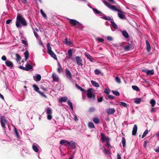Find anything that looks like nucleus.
<instances>
[{
  "instance_id": "nucleus-1",
  "label": "nucleus",
  "mask_w": 159,
  "mask_h": 159,
  "mask_svg": "<svg viewBox=\"0 0 159 159\" xmlns=\"http://www.w3.org/2000/svg\"><path fill=\"white\" fill-rule=\"evenodd\" d=\"M102 2L104 4L109 8L112 10L118 11V16L121 19L125 18V13L120 11L119 8L115 6L110 4L105 0H102Z\"/></svg>"
},
{
  "instance_id": "nucleus-2",
  "label": "nucleus",
  "mask_w": 159,
  "mask_h": 159,
  "mask_svg": "<svg viewBox=\"0 0 159 159\" xmlns=\"http://www.w3.org/2000/svg\"><path fill=\"white\" fill-rule=\"evenodd\" d=\"M16 27L18 28L21 27V25L23 26H26L27 25V24L25 19L21 15L19 14L16 17Z\"/></svg>"
},
{
  "instance_id": "nucleus-3",
  "label": "nucleus",
  "mask_w": 159,
  "mask_h": 159,
  "mask_svg": "<svg viewBox=\"0 0 159 159\" xmlns=\"http://www.w3.org/2000/svg\"><path fill=\"white\" fill-rule=\"evenodd\" d=\"M47 52L48 53L55 59L57 60V57L56 55L52 51V48L50 46L49 43H48L47 45Z\"/></svg>"
},
{
  "instance_id": "nucleus-4",
  "label": "nucleus",
  "mask_w": 159,
  "mask_h": 159,
  "mask_svg": "<svg viewBox=\"0 0 159 159\" xmlns=\"http://www.w3.org/2000/svg\"><path fill=\"white\" fill-rule=\"evenodd\" d=\"M0 122L2 127L5 131L6 128V126H8V125L7 121L5 119V117L4 116H2L1 117Z\"/></svg>"
},
{
  "instance_id": "nucleus-5",
  "label": "nucleus",
  "mask_w": 159,
  "mask_h": 159,
  "mask_svg": "<svg viewBox=\"0 0 159 159\" xmlns=\"http://www.w3.org/2000/svg\"><path fill=\"white\" fill-rule=\"evenodd\" d=\"M32 148L34 151L37 153H38L40 149L39 146L36 143H33Z\"/></svg>"
},
{
  "instance_id": "nucleus-6",
  "label": "nucleus",
  "mask_w": 159,
  "mask_h": 159,
  "mask_svg": "<svg viewBox=\"0 0 159 159\" xmlns=\"http://www.w3.org/2000/svg\"><path fill=\"white\" fill-rule=\"evenodd\" d=\"M77 64L79 66H82L83 65L82 59L79 56H76L75 57Z\"/></svg>"
},
{
  "instance_id": "nucleus-7",
  "label": "nucleus",
  "mask_w": 159,
  "mask_h": 159,
  "mask_svg": "<svg viewBox=\"0 0 159 159\" xmlns=\"http://www.w3.org/2000/svg\"><path fill=\"white\" fill-rule=\"evenodd\" d=\"M87 96L88 98H92L93 97V99L94 98L95 96L94 95H93V92L92 89H89L87 90Z\"/></svg>"
},
{
  "instance_id": "nucleus-8",
  "label": "nucleus",
  "mask_w": 159,
  "mask_h": 159,
  "mask_svg": "<svg viewBox=\"0 0 159 159\" xmlns=\"http://www.w3.org/2000/svg\"><path fill=\"white\" fill-rule=\"evenodd\" d=\"M142 70L145 73L148 75H152L154 74V71L153 70H149L146 69H143Z\"/></svg>"
},
{
  "instance_id": "nucleus-9",
  "label": "nucleus",
  "mask_w": 159,
  "mask_h": 159,
  "mask_svg": "<svg viewBox=\"0 0 159 159\" xmlns=\"http://www.w3.org/2000/svg\"><path fill=\"white\" fill-rule=\"evenodd\" d=\"M65 73L67 77L70 80H71L72 78V75L68 69H66Z\"/></svg>"
},
{
  "instance_id": "nucleus-10",
  "label": "nucleus",
  "mask_w": 159,
  "mask_h": 159,
  "mask_svg": "<svg viewBox=\"0 0 159 159\" xmlns=\"http://www.w3.org/2000/svg\"><path fill=\"white\" fill-rule=\"evenodd\" d=\"M67 19L68 20H70L69 23H70L73 26H75L77 25V24H79L80 25H81V24L77 21L76 20L74 19H70L69 18H67Z\"/></svg>"
},
{
  "instance_id": "nucleus-11",
  "label": "nucleus",
  "mask_w": 159,
  "mask_h": 159,
  "mask_svg": "<svg viewBox=\"0 0 159 159\" xmlns=\"http://www.w3.org/2000/svg\"><path fill=\"white\" fill-rule=\"evenodd\" d=\"M110 22L111 23V28L112 31H114L116 29H117V26L116 23L114 22L113 20H112Z\"/></svg>"
},
{
  "instance_id": "nucleus-12",
  "label": "nucleus",
  "mask_w": 159,
  "mask_h": 159,
  "mask_svg": "<svg viewBox=\"0 0 159 159\" xmlns=\"http://www.w3.org/2000/svg\"><path fill=\"white\" fill-rule=\"evenodd\" d=\"M6 65L11 69H12L14 67L13 63L9 60H7L5 62Z\"/></svg>"
},
{
  "instance_id": "nucleus-13",
  "label": "nucleus",
  "mask_w": 159,
  "mask_h": 159,
  "mask_svg": "<svg viewBox=\"0 0 159 159\" xmlns=\"http://www.w3.org/2000/svg\"><path fill=\"white\" fill-rule=\"evenodd\" d=\"M33 79L36 81H39L41 79V76L39 74H36L33 76Z\"/></svg>"
},
{
  "instance_id": "nucleus-14",
  "label": "nucleus",
  "mask_w": 159,
  "mask_h": 159,
  "mask_svg": "<svg viewBox=\"0 0 159 159\" xmlns=\"http://www.w3.org/2000/svg\"><path fill=\"white\" fill-rule=\"evenodd\" d=\"M67 145L71 146L73 148H75L76 147V143L73 141H68Z\"/></svg>"
},
{
  "instance_id": "nucleus-15",
  "label": "nucleus",
  "mask_w": 159,
  "mask_h": 159,
  "mask_svg": "<svg viewBox=\"0 0 159 159\" xmlns=\"http://www.w3.org/2000/svg\"><path fill=\"white\" fill-rule=\"evenodd\" d=\"M115 111L114 108H109L107 110V112L108 114L111 115L115 112Z\"/></svg>"
},
{
  "instance_id": "nucleus-16",
  "label": "nucleus",
  "mask_w": 159,
  "mask_h": 159,
  "mask_svg": "<svg viewBox=\"0 0 159 159\" xmlns=\"http://www.w3.org/2000/svg\"><path fill=\"white\" fill-rule=\"evenodd\" d=\"M52 77L54 81L56 82L58 81L59 78L55 73H54L52 74Z\"/></svg>"
},
{
  "instance_id": "nucleus-17",
  "label": "nucleus",
  "mask_w": 159,
  "mask_h": 159,
  "mask_svg": "<svg viewBox=\"0 0 159 159\" xmlns=\"http://www.w3.org/2000/svg\"><path fill=\"white\" fill-rule=\"evenodd\" d=\"M137 130V126L136 125H134L133 128L132 134L133 135H135Z\"/></svg>"
},
{
  "instance_id": "nucleus-18",
  "label": "nucleus",
  "mask_w": 159,
  "mask_h": 159,
  "mask_svg": "<svg viewBox=\"0 0 159 159\" xmlns=\"http://www.w3.org/2000/svg\"><path fill=\"white\" fill-rule=\"evenodd\" d=\"M84 55L86 57H87V58L89 59L90 61L92 62H93V59L89 54L87 53V52H85L84 53Z\"/></svg>"
},
{
  "instance_id": "nucleus-19",
  "label": "nucleus",
  "mask_w": 159,
  "mask_h": 159,
  "mask_svg": "<svg viewBox=\"0 0 159 159\" xmlns=\"http://www.w3.org/2000/svg\"><path fill=\"white\" fill-rule=\"evenodd\" d=\"M25 70L27 71H29L30 70L32 69L33 67L31 65H30L28 63H27L25 65Z\"/></svg>"
},
{
  "instance_id": "nucleus-20",
  "label": "nucleus",
  "mask_w": 159,
  "mask_h": 159,
  "mask_svg": "<svg viewBox=\"0 0 159 159\" xmlns=\"http://www.w3.org/2000/svg\"><path fill=\"white\" fill-rule=\"evenodd\" d=\"M24 56L25 57V61H27L29 58V52L27 51H25L24 53Z\"/></svg>"
},
{
  "instance_id": "nucleus-21",
  "label": "nucleus",
  "mask_w": 159,
  "mask_h": 159,
  "mask_svg": "<svg viewBox=\"0 0 159 159\" xmlns=\"http://www.w3.org/2000/svg\"><path fill=\"white\" fill-rule=\"evenodd\" d=\"M146 48L148 52H149L151 48L150 44L147 40H146Z\"/></svg>"
},
{
  "instance_id": "nucleus-22",
  "label": "nucleus",
  "mask_w": 159,
  "mask_h": 159,
  "mask_svg": "<svg viewBox=\"0 0 159 159\" xmlns=\"http://www.w3.org/2000/svg\"><path fill=\"white\" fill-rule=\"evenodd\" d=\"M122 34L123 36L125 38L127 39L129 37V34L126 31H123L122 32Z\"/></svg>"
},
{
  "instance_id": "nucleus-23",
  "label": "nucleus",
  "mask_w": 159,
  "mask_h": 159,
  "mask_svg": "<svg viewBox=\"0 0 159 159\" xmlns=\"http://www.w3.org/2000/svg\"><path fill=\"white\" fill-rule=\"evenodd\" d=\"M101 137L102 140L103 141L107 140V143L108 145H109L108 141L109 140V138L108 137H106L105 136H104L102 134H101Z\"/></svg>"
},
{
  "instance_id": "nucleus-24",
  "label": "nucleus",
  "mask_w": 159,
  "mask_h": 159,
  "mask_svg": "<svg viewBox=\"0 0 159 159\" xmlns=\"http://www.w3.org/2000/svg\"><path fill=\"white\" fill-rule=\"evenodd\" d=\"M34 90L36 92L38 93H40V91L39 90V88L36 86L35 84H33V85Z\"/></svg>"
},
{
  "instance_id": "nucleus-25",
  "label": "nucleus",
  "mask_w": 159,
  "mask_h": 159,
  "mask_svg": "<svg viewBox=\"0 0 159 159\" xmlns=\"http://www.w3.org/2000/svg\"><path fill=\"white\" fill-rule=\"evenodd\" d=\"M92 9L93 12L95 13L99 14L100 16L102 15V13L100 11H99L98 9L93 8H92Z\"/></svg>"
},
{
  "instance_id": "nucleus-26",
  "label": "nucleus",
  "mask_w": 159,
  "mask_h": 159,
  "mask_svg": "<svg viewBox=\"0 0 159 159\" xmlns=\"http://www.w3.org/2000/svg\"><path fill=\"white\" fill-rule=\"evenodd\" d=\"M67 98L66 96H65L61 97L60 98L59 101L61 102H65L67 101Z\"/></svg>"
},
{
  "instance_id": "nucleus-27",
  "label": "nucleus",
  "mask_w": 159,
  "mask_h": 159,
  "mask_svg": "<svg viewBox=\"0 0 159 159\" xmlns=\"http://www.w3.org/2000/svg\"><path fill=\"white\" fill-rule=\"evenodd\" d=\"M64 43L66 44H67L68 45L72 44V42L68 40L67 38H66L65 39Z\"/></svg>"
},
{
  "instance_id": "nucleus-28",
  "label": "nucleus",
  "mask_w": 159,
  "mask_h": 159,
  "mask_svg": "<svg viewBox=\"0 0 159 159\" xmlns=\"http://www.w3.org/2000/svg\"><path fill=\"white\" fill-rule=\"evenodd\" d=\"M91 83L92 85L95 87H98L99 86V85L98 83L96 82L94 80H91Z\"/></svg>"
},
{
  "instance_id": "nucleus-29",
  "label": "nucleus",
  "mask_w": 159,
  "mask_h": 159,
  "mask_svg": "<svg viewBox=\"0 0 159 159\" xmlns=\"http://www.w3.org/2000/svg\"><path fill=\"white\" fill-rule=\"evenodd\" d=\"M124 49L125 51H128L130 50L131 48L130 45L129 44L125 46L124 47Z\"/></svg>"
},
{
  "instance_id": "nucleus-30",
  "label": "nucleus",
  "mask_w": 159,
  "mask_h": 159,
  "mask_svg": "<svg viewBox=\"0 0 159 159\" xmlns=\"http://www.w3.org/2000/svg\"><path fill=\"white\" fill-rule=\"evenodd\" d=\"M102 18L106 20L110 21V22L112 20H113V19H111L110 16H104L102 17Z\"/></svg>"
},
{
  "instance_id": "nucleus-31",
  "label": "nucleus",
  "mask_w": 159,
  "mask_h": 159,
  "mask_svg": "<svg viewBox=\"0 0 159 159\" xmlns=\"http://www.w3.org/2000/svg\"><path fill=\"white\" fill-rule=\"evenodd\" d=\"M68 141L66 140H61L60 141V144L61 145L65 144V145L66 146H67Z\"/></svg>"
},
{
  "instance_id": "nucleus-32",
  "label": "nucleus",
  "mask_w": 159,
  "mask_h": 159,
  "mask_svg": "<svg viewBox=\"0 0 159 159\" xmlns=\"http://www.w3.org/2000/svg\"><path fill=\"white\" fill-rule=\"evenodd\" d=\"M142 99L140 98H137L134 101V102L136 104H139L141 101Z\"/></svg>"
},
{
  "instance_id": "nucleus-33",
  "label": "nucleus",
  "mask_w": 159,
  "mask_h": 159,
  "mask_svg": "<svg viewBox=\"0 0 159 159\" xmlns=\"http://www.w3.org/2000/svg\"><path fill=\"white\" fill-rule=\"evenodd\" d=\"M15 56L16 58V61L17 62L20 61L21 58V57L18 54H16L15 55Z\"/></svg>"
},
{
  "instance_id": "nucleus-34",
  "label": "nucleus",
  "mask_w": 159,
  "mask_h": 159,
  "mask_svg": "<svg viewBox=\"0 0 159 159\" xmlns=\"http://www.w3.org/2000/svg\"><path fill=\"white\" fill-rule=\"evenodd\" d=\"M58 67L57 70V72L59 73H60L62 72V68H61L59 63H58Z\"/></svg>"
},
{
  "instance_id": "nucleus-35",
  "label": "nucleus",
  "mask_w": 159,
  "mask_h": 159,
  "mask_svg": "<svg viewBox=\"0 0 159 159\" xmlns=\"http://www.w3.org/2000/svg\"><path fill=\"white\" fill-rule=\"evenodd\" d=\"M88 126L89 127L91 128H95V126L93 123L91 122H89L88 123Z\"/></svg>"
},
{
  "instance_id": "nucleus-36",
  "label": "nucleus",
  "mask_w": 159,
  "mask_h": 159,
  "mask_svg": "<svg viewBox=\"0 0 159 159\" xmlns=\"http://www.w3.org/2000/svg\"><path fill=\"white\" fill-rule=\"evenodd\" d=\"M119 104L120 106H122L124 107H127V104L125 102H120L119 103Z\"/></svg>"
},
{
  "instance_id": "nucleus-37",
  "label": "nucleus",
  "mask_w": 159,
  "mask_h": 159,
  "mask_svg": "<svg viewBox=\"0 0 159 159\" xmlns=\"http://www.w3.org/2000/svg\"><path fill=\"white\" fill-rule=\"evenodd\" d=\"M67 103H68V105L70 107L71 109L72 110H73V106L72 103H71V102H70V100H69L67 101Z\"/></svg>"
},
{
  "instance_id": "nucleus-38",
  "label": "nucleus",
  "mask_w": 159,
  "mask_h": 159,
  "mask_svg": "<svg viewBox=\"0 0 159 159\" xmlns=\"http://www.w3.org/2000/svg\"><path fill=\"white\" fill-rule=\"evenodd\" d=\"M150 103L152 107H153L156 104V101L154 99H152L150 100Z\"/></svg>"
},
{
  "instance_id": "nucleus-39",
  "label": "nucleus",
  "mask_w": 159,
  "mask_h": 159,
  "mask_svg": "<svg viewBox=\"0 0 159 159\" xmlns=\"http://www.w3.org/2000/svg\"><path fill=\"white\" fill-rule=\"evenodd\" d=\"M93 121L96 124H98L100 122V120L98 118H94L93 119Z\"/></svg>"
},
{
  "instance_id": "nucleus-40",
  "label": "nucleus",
  "mask_w": 159,
  "mask_h": 159,
  "mask_svg": "<svg viewBox=\"0 0 159 159\" xmlns=\"http://www.w3.org/2000/svg\"><path fill=\"white\" fill-rule=\"evenodd\" d=\"M94 72L95 74L96 75H99V74H100L101 73V71L99 70L98 69H95L94 71Z\"/></svg>"
},
{
  "instance_id": "nucleus-41",
  "label": "nucleus",
  "mask_w": 159,
  "mask_h": 159,
  "mask_svg": "<svg viewBox=\"0 0 159 159\" xmlns=\"http://www.w3.org/2000/svg\"><path fill=\"white\" fill-rule=\"evenodd\" d=\"M46 113L48 114H50L52 113V110L50 109V108L49 107L48 108H47L46 110Z\"/></svg>"
},
{
  "instance_id": "nucleus-42",
  "label": "nucleus",
  "mask_w": 159,
  "mask_h": 159,
  "mask_svg": "<svg viewBox=\"0 0 159 159\" xmlns=\"http://www.w3.org/2000/svg\"><path fill=\"white\" fill-rule=\"evenodd\" d=\"M125 143L126 140L124 137H123L122 138V143L123 144V146L124 148L125 147Z\"/></svg>"
},
{
  "instance_id": "nucleus-43",
  "label": "nucleus",
  "mask_w": 159,
  "mask_h": 159,
  "mask_svg": "<svg viewBox=\"0 0 159 159\" xmlns=\"http://www.w3.org/2000/svg\"><path fill=\"white\" fill-rule=\"evenodd\" d=\"M75 86L78 89L80 90L82 92H84V89H83L81 87L79 86L78 84H76Z\"/></svg>"
},
{
  "instance_id": "nucleus-44",
  "label": "nucleus",
  "mask_w": 159,
  "mask_h": 159,
  "mask_svg": "<svg viewBox=\"0 0 159 159\" xmlns=\"http://www.w3.org/2000/svg\"><path fill=\"white\" fill-rule=\"evenodd\" d=\"M132 88L134 90L138 91L139 90V88L137 86L133 85L132 87Z\"/></svg>"
},
{
  "instance_id": "nucleus-45",
  "label": "nucleus",
  "mask_w": 159,
  "mask_h": 159,
  "mask_svg": "<svg viewBox=\"0 0 159 159\" xmlns=\"http://www.w3.org/2000/svg\"><path fill=\"white\" fill-rule=\"evenodd\" d=\"M41 13V15L43 16L46 18L47 17V16L46 14L43 12V11L42 9H41L40 10Z\"/></svg>"
},
{
  "instance_id": "nucleus-46",
  "label": "nucleus",
  "mask_w": 159,
  "mask_h": 159,
  "mask_svg": "<svg viewBox=\"0 0 159 159\" xmlns=\"http://www.w3.org/2000/svg\"><path fill=\"white\" fill-rule=\"evenodd\" d=\"M96 40L98 42H103L104 40L100 38H97L96 39Z\"/></svg>"
},
{
  "instance_id": "nucleus-47",
  "label": "nucleus",
  "mask_w": 159,
  "mask_h": 159,
  "mask_svg": "<svg viewBox=\"0 0 159 159\" xmlns=\"http://www.w3.org/2000/svg\"><path fill=\"white\" fill-rule=\"evenodd\" d=\"M110 90L108 88H106L104 91V92L107 94H109L110 93Z\"/></svg>"
},
{
  "instance_id": "nucleus-48",
  "label": "nucleus",
  "mask_w": 159,
  "mask_h": 159,
  "mask_svg": "<svg viewBox=\"0 0 159 159\" xmlns=\"http://www.w3.org/2000/svg\"><path fill=\"white\" fill-rule=\"evenodd\" d=\"M148 132V129H146L142 135V138H143L147 134Z\"/></svg>"
},
{
  "instance_id": "nucleus-49",
  "label": "nucleus",
  "mask_w": 159,
  "mask_h": 159,
  "mask_svg": "<svg viewBox=\"0 0 159 159\" xmlns=\"http://www.w3.org/2000/svg\"><path fill=\"white\" fill-rule=\"evenodd\" d=\"M112 92L116 96H118L120 95L119 93L117 91L113 90Z\"/></svg>"
},
{
  "instance_id": "nucleus-50",
  "label": "nucleus",
  "mask_w": 159,
  "mask_h": 159,
  "mask_svg": "<svg viewBox=\"0 0 159 159\" xmlns=\"http://www.w3.org/2000/svg\"><path fill=\"white\" fill-rule=\"evenodd\" d=\"M68 54L69 56L71 57L72 55V51L71 49H69L68 51Z\"/></svg>"
},
{
  "instance_id": "nucleus-51",
  "label": "nucleus",
  "mask_w": 159,
  "mask_h": 159,
  "mask_svg": "<svg viewBox=\"0 0 159 159\" xmlns=\"http://www.w3.org/2000/svg\"><path fill=\"white\" fill-rule=\"evenodd\" d=\"M115 80L118 83H120V78L118 76L116 77L115 78Z\"/></svg>"
},
{
  "instance_id": "nucleus-52",
  "label": "nucleus",
  "mask_w": 159,
  "mask_h": 159,
  "mask_svg": "<svg viewBox=\"0 0 159 159\" xmlns=\"http://www.w3.org/2000/svg\"><path fill=\"white\" fill-rule=\"evenodd\" d=\"M22 43L23 44H25L26 46H28V43L26 40H22Z\"/></svg>"
},
{
  "instance_id": "nucleus-53",
  "label": "nucleus",
  "mask_w": 159,
  "mask_h": 159,
  "mask_svg": "<svg viewBox=\"0 0 159 159\" xmlns=\"http://www.w3.org/2000/svg\"><path fill=\"white\" fill-rule=\"evenodd\" d=\"M103 152L105 154H109V151L107 150L106 148H103Z\"/></svg>"
},
{
  "instance_id": "nucleus-54",
  "label": "nucleus",
  "mask_w": 159,
  "mask_h": 159,
  "mask_svg": "<svg viewBox=\"0 0 159 159\" xmlns=\"http://www.w3.org/2000/svg\"><path fill=\"white\" fill-rule=\"evenodd\" d=\"M156 108H152L150 110V111L151 113H155L156 111Z\"/></svg>"
},
{
  "instance_id": "nucleus-55",
  "label": "nucleus",
  "mask_w": 159,
  "mask_h": 159,
  "mask_svg": "<svg viewBox=\"0 0 159 159\" xmlns=\"http://www.w3.org/2000/svg\"><path fill=\"white\" fill-rule=\"evenodd\" d=\"M108 97L109 98L111 99H113L114 98V97L112 95H108Z\"/></svg>"
},
{
  "instance_id": "nucleus-56",
  "label": "nucleus",
  "mask_w": 159,
  "mask_h": 159,
  "mask_svg": "<svg viewBox=\"0 0 159 159\" xmlns=\"http://www.w3.org/2000/svg\"><path fill=\"white\" fill-rule=\"evenodd\" d=\"M52 116L51 114L48 115L47 119L48 120H51V119H52Z\"/></svg>"
},
{
  "instance_id": "nucleus-57",
  "label": "nucleus",
  "mask_w": 159,
  "mask_h": 159,
  "mask_svg": "<svg viewBox=\"0 0 159 159\" xmlns=\"http://www.w3.org/2000/svg\"><path fill=\"white\" fill-rule=\"evenodd\" d=\"M106 38L108 40L110 41H112V37L110 36H107V37H106Z\"/></svg>"
},
{
  "instance_id": "nucleus-58",
  "label": "nucleus",
  "mask_w": 159,
  "mask_h": 159,
  "mask_svg": "<svg viewBox=\"0 0 159 159\" xmlns=\"http://www.w3.org/2000/svg\"><path fill=\"white\" fill-rule=\"evenodd\" d=\"M15 133L17 137L18 138H19V134L16 128H15Z\"/></svg>"
},
{
  "instance_id": "nucleus-59",
  "label": "nucleus",
  "mask_w": 159,
  "mask_h": 159,
  "mask_svg": "<svg viewBox=\"0 0 159 159\" xmlns=\"http://www.w3.org/2000/svg\"><path fill=\"white\" fill-rule=\"evenodd\" d=\"M1 59L3 61H6L7 60V57L5 56H3L1 57Z\"/></svg>"
},
{
  "instance_id": "nucleus-60",
  "label": "nucleus",
  "mask_w": 159,
  "mask_h": 159,
  "mask_svg": "<svg viewBox=\"0 0 159 159\" xmlns=\"http://www.w3.org/2000/svg\"><path fill=\"white\" fill-rule=\"evenodd\" d=\"M95 110V109L94 107H91L89 109V111L90 112H93Z\"/></svg>"
},
{
  "instance_id": "nucleus-61",
  "label": "nucleus",
  "mask_w": 159,
  "mask_h": 159,
  "mask_svg": "<svg viewBox=\"0 0 159 159\" xmlns=\"http://www.w3.org/2000/svg\"><path fill=\"white\" fill-rule=\"evenodd\" d=\"M103 97H101L99 98L98 99V102H101L103 100Z\"/></svg>"
},
{
  "instance_id": "nucleus-62",
  "label": "nucleus",
  "mask_w": 159,
  "mask_h": 159,
  "mask_svg": "<svg viewBox=\"0 0 159 159\" xmlns=\"http://www.w3.org/2000/svg\"><path fill=\"white\" fill-rule=\"evenodd\" d=\"M112 4H116L114 0H108Z\"/></svg>"
},
{
  "instance_id": "nucleus-63",
  "label": "nucleus",
  "mask_w": 159,
  "mask_h": 159,
  "mask_svg": "<svg viewBox=\"0 0 159 159\" xmlns=\"http://www.w3.org/2000/svg\"><path fill=\"white\" fill-rule=\"evenodd\" d=\"M40 93L42 96H43L45 98H46L47 97L45 95L44 93H43V92H41L40 91V93Z\"/></svg>"
},
{
  "instance_id": "nucleus-64",
  "label": "nucleus",
  "mask_w": 159,
  "mask_h": 159,
  "mask_svg": "<svg viewBox=\"0 0 159 159\" xmlns=\"http://www.w3.org/2000/svg\"><path fill=\"white\" fill-rule=\"evenodd\" d=\"M11 20H11V19L8 20L6 21V24H10V23L11 22Z\"/></svg>"
}]
</instances>
